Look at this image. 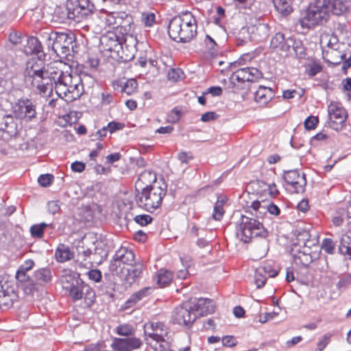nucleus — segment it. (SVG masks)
<instances>
[{
    "label": "nucleus",
    "instance_id": "nucleus-4",
    "mask_svg": "<svg viewBox=\"0 0 351 351\" xmlns=\"http://www.w3.org/2000/svg\"><path fill=\"white\" fill-rule=\"evenodd\" d=\"M146 343L155 351H163L169 339V328L162 322H149L144 325Z\"/></svg>",
    "mask_w": 351,
    "mask_h": 351
},
{
    "label": "nucleus",
    "instance_id": "nucleus-61",
    "mask_svg": "<svg viewBox=\"0 0 351 351\" xmlns=\"http://www.w3.org/2000/svg\"><path fill=\"white\" fill-rule=\"evenodd\" d=\"M178 158L182 163H188L193 158V156L186 152H182L178 154Z\"/></svg>",
    "mask_w": 351,
    "mask_h": 351
},
{
    "label": "nucleus",
    "instance_id": "nucleus-32",
    "mask_svg": "<svg viewBox=\"0 0 351 351\" xmlns=\"http://www.w3.org/2000/svg\"><path fill=\"white\" fill-rule=\"evenodd\" d=\"M56 260L60 263L67 261L73 258V253L64 244H60L56 250Z\"/></svg>",
    "mask_w": 351,
    "mask_h": 351
},
{
    "label": "nucleus",
    "instance_id": "nucleus-46",
    "mask_svg": "<svg viewBox=\"0 0 351 351\" xmlns=\"http://www.w3.org/2000/svg\"><path fill=\"white\" fill-rule=\"evenodd\" d=\"M331 334L326 333L317 342V348L315 351H323L329 344L331 338Z\"/></svg>",
    "mask_w": 351,
    "mask_h": 351
},
{
    "label": "nucleus",
    "instance_id": "nucleus-33",
    "mask_svg": "<svg viewBox=\"0 0 351 351\" xmlns=\"http://www.w3.org/2000/svg\"><path fill=\"white\" fill-rule=\"evenodd\" d=\"M34 279L38 283H49L52 279L51 271L47 267L40 268L34 272Z\"/></svg>",
    "mask_w": 351,
    "mask_h": 351
},
{
    "label": "nucleus",
    "instance_id": "nucleus-11",
    "mask_svg": "<svg viewBox=\"0 0 351 351\" xmlns=\"http://www.w3.org/2000/svg\"><path fill=\"white\" fill-rule=\"evenodd\" d=\"M57 64V74H53L51 77V92L53 88L56 94L60 97H65V91L68 90L66 88H69L74 83V75H71L68 72H64L58 67Z\"/></svg>",
    "mask_w": 351,
    "mask_h": 351
},
{
    "label": "nucleus",
    "instance_id": "nucleus-25",
    "mask_svg": "<svg viewBox=\"0 0 351 351\" xmlns=\"http://www.w3.org/2000/svg\"><path fill=\"white\" fill-rule=\"evenodd\" d=\"M137 86L138 84L134 79H129L126 81L119 80L112 82V86L114 90H120L121 93H124L127 95L134 94L137 88Z\"/></svg>",
    "mask_w": 351,
    "mask_h": 351
},
{
    "label": "nucleus",
    "instance_id": "nucleus-42",
    "mask_svg": "<svg viewBox=\"0 0 351 351\" xmlns=\"http://www.w3.org/2000/svg\"><path fill=\"white\" fill-rule=\"evenodd\" d=\"M259 271L263 272L265 275L269 277H275L278 275V270L272 263H266L259 267Z\"/></svg>",
    "mask_w": 351,
    "mask_h": 351
},
{
    "label": "nucleus",
    "instance_id": "nucleus-60",
    "mask_svg": "<svg viewBox=\"0 0 351 351\" xmlns=\"http://www.w3.org/2000/svg\"><path fill=\"white\" fill-rule=\"evenodd\" d=\"M73 171L81 173L85 169V164L82 162L75 161L71 165Z\"/></svg>",
    "mask_w": 351,
    "mask_h": 351
},
{
    "label": "nucleus",
    "instance_id": "nucleus-48",
    "mask_svg": "<svg viewBox=\"0 0 351 351\" xmlns=\"http://www.w3.org/2000/svg\"><path fill=\"white\" fill-rule=\"evenodd\" d=\"M134 220L136 223L143 226L150 223L153 219L150 215L145 214L136 215Z\"/></svg>",
    "mask_w": 351,
    "mask_h": 351
},
{
    "label": "nucleus",
    "instance_id": "nucleus-9",
    "mask_svg": "<svg viewBox=\"0 0 351 351\" xmlns=\"http://www.w3.org/2000/svg\"><path fill=\"white\" fill-rule=\"evenodd\" d=\"M271 47L273 49H279L285 56H295L298 58H302L305 55V49L302 43L300 40H295L293 38H285L282 33H276L271 38Z\"/></svg>",
    "mask_w": 351,
    "mask_h": 351
},
{
    "label": "nucleus",
    "instance_id": "nucleus-40",
    "mask_svg": "<svg viewBox=\"0 0 351 351\" xmlns=\"http://www.w3.org/2000/svg\"><path fill=\"white\" fill-rule=\"evenodd\" d=\"M62 287L69 291V295L73 300H79L83 298L82 290L79 287L66 285L64 279L62 280Z\"/></svg>",
    "mask_w": 351,
    "mask_h": 351
},
{
    "label": "nucleus",
    "instance_id": "nucleus-35",
    "mask_svg": "<svg viewBox=\"0 0 351 351\" xmlns=\"http://www.w3.org/2000/svg\"><path fill=\"white\" fill-rule=\"evenodd\" d=\"M173 279V274L165 269H160L158 271L157 274V282L161 287H165L168 285Z\"/></svg>",
    "mask_w": 351,
    "mask_h": 351
},
{
    "label": "nucleus",
    "instance_id": "nucleus-47",
    "mask_svg": "<svg viewBox=\"0 0 351 351\" xmlns=\"http://www.w3.org/2000/svg\"><path fill=\"white\" fill-rule=\"evenodd\" d=\"M181 117V111L177 108H173L167 115V121L169 123H177Z\"/></svg>",
    "mask_w": 351,
    "mask_h": 351
},
{
    "label": "nucleus",
    "instance_id": "nucleus-20",
    "mask_svg": "<svg viewBox=\"0 0 351 351\" xmlns=\"http://www.w3.org/2000/svg\"><path fill=\"white\" fill-rule=\"evenodd\" d=\"M195 313L200 316L211 314L215 311V306L213 300L206 298H193L189 300Z\"/></svg>",
    "mask_w": 351,
    "mask_h": 351
},
{
    "label": "nucleus",
    "instance_id": "nucleus-31",
    "mask_svg": "<svg viewBox=\"0 0 351 351\" xmlns=\"http://www.w3.org/2000/svg\"><path fill=\"white\" fill-rule=\"evenodd\" d=\"M156 182V176L154 173L149 171H145L141 173L138 177L136 184L141 187V184H145L144 187L153 186Z\"/></svg>",
    "mask_w": 351,
    "mask_h": 351
},
{
    "label": "nucleus",
    "instance_id": "nucleus-55",
    "mask_svg": "<svg viewBox=\"0 0 351 351\" xmlns=\"http://www.w3.org/2000/svg\"><path fill=\"white\" fill-rule=\"evenodd\" d=\"M77 258L78 259H82V261H86L87 258L91 255L92 252L90 249H84L83 247H77Z\"/></svg>",
    "mask_w": 351,
    "mask_h": 351
},
{
    "label": "nucleus",
    "instance_id": "nucleus-63",
    "mask_svg": "<svg viewBox=\"0 0 351 351\" xmlns=\"http://www.w3.org/2000/svg\"><path fill=\"white\" fill-rule=\"evenodd\" d=\"M107 127L104 126L101 129L98 130L95 134L93 135L94 140H101L107 134Z\"/></svg>",
    "mask_w": 351,
    "mask_h": 351
},
{
    "label": "nucleus",
    "instance_id": "nucleus-24",
    "mask_svg": "<svg viewBox=\"0 0 351 351\" xmlns=\"http://www.w3.org/2000/svg\"><path fill=\"white\" fill-rule=\"evenodd\" d=\"M335 37L330 38H328V36L322 37L320 44L324 51L326 52V56L332 58L333 56H335L336 53H338V58L341 60L343 59V55L337 51L339 44L337 43Z\"/></svg>",
    "mask_w": 351,
    "mask_h": 351
},
{
    "label": "nucleus",
    "instance_id": "nucleus-1",
    "mask_svg": "<svg viewBox=\"0 0 351 351\" xmlns=\"http://www.w3.org/2000/svg\"><path fill=\"white\" fill-rule=\"evenodd\" d=\"M348 6L342 0H315L302 14L300 23L302 27L309 29L326 22L330 14L341 15Z\"/></svg>",
    "mask_w": 351,
    "mask_h": 351
},
{
    "label": "nucleus",
    "instance_id": "nucleus-56",
    "mask_svg": "<svg viewBox=\"0 0 351 351\" xmlns=\"http://www.w3.org/2000/svg\"><path fill=\"white\" fill-rule=\"evenodd\" d=\"M48 211L50 213L56 214L59 212L60 209V202L58 201H50L47 204Z\"/></svg>",
    "mask_w": 351,
    "mask_h": 351
},
{
    "label": "nucleus",
    "instance_id": "nucleus-57",
    "mask_svg": "<svg viewBox=\"0 0 351 351\" xmlns=\"http://www.w3.org/2000/svg\"><path fill=\"white\" fill-rule=\"evenodd\" d=\"M88 277L95 282H98L101 279V273L98 269H91L88 272Z\"/></svg>",
    "mask_w": 351,
    "mask_h": 351
},
{
    "label": "nucleus",
    "instance_id": "nucleus-12",
    "mask_svg": "<svg viewBox=\"0 0 351 351\" xmlns=\"http://www.w3.org/2000/svg\"><path fill=\"white\" fill-rule=\"evenodd\" d=\"M13 114L16 119L32 121L36 117V106L29 99H19L13 106Z\"/></svg>",
    "mask_w": 351,
    "mask_h": 351
},
{
    "label": "nucleus",
    "instance_id": "nucleus-8",
    "mask_svg": "<svg viewBox=\"0 0 351 351\" xmlns=\"http://www.w3.org/2000/svg\"><path fill=\"white\" fill-rule=\"evenodd\" d=\"M268 231L257 219L241 216L237 227V237L244 243H248L254 237L266 238Z\"/></svg>",
    "mask_w": 351,
    "mask_h": 351
},
{
    "label": "nucleus",
    "instance_id": "nucleus-49",
    "mask_svg": "<svg viewBox=\"0 0 351 351\" xmlns=\"http://www.w3.org/2000/svg\"><path fill=\"white\" fill-rule=\"evenodd\" d=\"M53 179V176L51 174H43L40 175L38 178V182L42 186H49Z\"/></svg>",
    "mask_w": 351,
    "mask_h": 351
},
{
    "label": "nucleus",
    "instance_id": "nucleus-6",
    "mask_svg": "<svg viewBox=\"0 0 351 351\" xmlns=\"http://www.w3.org/2000/svg\"><path fill=\"white\" fill-rule=\"evenodd\" d=\"M243 58H241L230 63V68L235 69L230 77L234 91L246 88L249 82H256L263 77L262 73L255 67L237 68L243 64Z\"/></svg>",
    "mask_w": 351,
    "mask_h": 351
},
{
    "label": "nucleus",
    "instance_id": "nucleus-37",
    "mask_svg": "<svg viewBox=\"0 0 351 351\" xmlns=\"http://www.w3.org/2000/svg\"><path fill=\"white\" fill-rule=\"evenodd\" d=\"M224 197H219L214 206L213 217L214 219L219 221L222 219L224 214L223 206L226 203Z\"/></svg>",
    "mask_w": 351,
    "mask_h": 351
},
{
    "label": "nucleus",
    "instance_id": "nucleus-41",
    "mask_svg": "<svg viewBox=\"0 0 351 351\" xmlns=\"http://www.w3.org/2000/svg\"><path fill=\"white\" fill-rule=\"evenodd\" d=\"M116 332L120 336L126 337H134L135 329L132 325L129 324H120L116 328Z\"/></svg>",
    "mask_w": 351,
    "mask_h": 351
},
{
    "label": "nucleus",
    "instance_id": "nucleus-3",
    "mask_svg": "<svg viewBox=\"0 0 351 351\" xmlns=\"http://www.w3.org/2000/svg\"><path fill=\"white\" fill-rule=\"evenodd\" d=\"M197 33V21L191 12L173 17L169 23L168 34L177 42H189Z\"/></svg>",
    "mask_w": 351,
    "mask_h": 351
},
{
    "label": "nucleus",
    "instance_id": "nucleus-14",
    "mask_svg": "<svg viewBox=\"0 0 351 351\" xmlns=\"http://www.w3.org/2000/svg\"><path fill=\"white\" fill-rule=\"evenodd\" d=\"M134 262L135 256L133 252L125 247H121L117 250L113 260L109 265V269L112 272L118 274L119 268L121 270L122 267H127Z\"/></svg>",
    "mask_w": 351,
    "mask_h": 351
},
{
    "label": "nucleus",
    "instance_id": "nucleus-10",
    "mask_svg": "<svg viewBox=\"0 0 351 351\" xmlns=\"http://www.w3.org/2000/svg\"><path fill=\"white\" fill-rule=\"evenodd\" d=\"M104 12L109 30L117 31L121 34H131L133 32L134 24L132 23L131 16L125 12Z\"/></svg>",
    "mask_w": 351,
    "mask_h": 351
},
{
    "label": "nucleus",
    "instance_id": "nucleus-53",
    "mask_svg": "<svg viewBox=\"0 0 351 351\" xmlns=\"http://www.w3.org/2000/svg\"><path fill=\"white\" fill-rule=\"evenodd\" d=\"M184 73L180 69H173L169 71L168 77L169 80L178 81L182 78Z\"/></svg>",
    "mask_w": 351,
    "mask_h": 351
},
{
    "label": "nucleus",
    "instance_id": "nucleus-64",
    "mask_svg": "<svg viewBox=\"0 0 351 351\" xmlns=\"http://www.w3.org/2000/svg\"><path fill=\"white\" fill-rule=\"evenodd\" d=\"M217 114L214 112H207L203 114L201 117V121L203 122H208L215 119Z\"/></svg>",
    "mask_w": 351,
    "mask_h": 351
},
{
    "label": "nucleus",
    "instance_id": "nucleus-50",
    "mask_svg": "<svg viewBox=\"0 0 351 351\" xmlns=\"http://www.w3.org/2000/svg\"><path fill=\"white\" fill-rule=\"evenodd\" d=\"M255 0H234L236 6L239 9H251Z\"/></svg>",
    "mask_w": 351,
    "mask_h": 351
},
{
    "label": "nucleus",
    "instance_id": "nucleus-44",
    "mask_svg": "<svg viewBox=\"0 0 351 351\" xmlns=\"http://www.w3.org/2000/svg\"><path fill=\"white\" fill-rule=\"evenodd\" d=\"M141 21L146 27H152L155 23L156 16L153 12L143 13Z\"/></svg>",
    "mask_w": 351,
    "mask_h": 351
},
{
    "label": "nucleus",
    "instance_id": "nucleus-59",
    "mask_svg": "<svg viewBox=\"0 0 351 351\" xmlns=\"http://www.w3.org/2000/svg\"><path fill=\"white\" fill-rule=\"evenodd\" d=\"M108 131L112 133L117 130H119L123 128V125L121 123L111 121L107 125Z\"/></svg>",
    "mask_w": 351,
    "mask_h": 351
},
{
    "label": "nucleus",
    "instance_id": "nucleus-15",
    "mask_svg": "<svg viewBox=\"0 0 351 351\" xmlns=\"http://www.w3.org/2000/svg\"><path fill=\"white\" fill-rule=\"evenodd\" d=\"M330 128L335 130H341L343 128L348 113L342 106L336 102H331L328 108Z\"/></svg>",
    "mask_w": 351,
    "mask_h": 351
},
{
    "label": "nucleus",
    "instance_id": "nucleus-17",
    "mask_svg": "<svg viewBox=\"0 0 351 351\" xmlns=\"http://www.w3.org/2000/svg\"><path fill=\"white\" fill-rule=\"evenodd\" d=\"M143 342L140 338L129 337L124 338H114L111 344L114 351H132L141 347Z\"/></svg>",
    "mask_w": 351,
    "mask_h": 351
},
{
    "label": "nucleus",
    "instance_id": "nucleus-28",
    "mask_svg": "<svg viewBox=\"0 0 351 351\" xmlns=\"http://www.w3.org/2000/svg\"><path fill=\"white\" fill-rule=\"evenodd\" d=\"M152 288L145 287L131 295L125 303V308H129L134 306L138 302L148 296L151 293Z\"/></svg>",
    "mask_w": 351,
    "mask_h": 351
},
{
    "label": "nucleus",
    "instance_id": "nucleus-30",
    "mask_svg": "<svg viewBox=\"0 0 351 351\" xmlns=\"http://www.w3.org/2000/svg\"><path fill=\"white\" fill-rule=\"evenodd\" d=\"M339 250L341 254L347 255L351 258V230L342 235Z\"/></svg>",
    "mask_w": 351,
    "mask_h": 351
},
{
    "label": "nucleus",
    "instance_id": "nucleus-45",
    "mask_svg": "<svg viewBox=\"0 0 351 351\" xmlns=\"http://www.w3.org/2000/svg\"><path fill=\"white\" fill-rule=\"evenodd\" d=\"M266 277L263 272L259 271V267L256 269L255 275H254V282L258 289L262 288L264 287L266 282Z\"/></svg>",
    "mask_w": 351,
    "mask_h": 351
},
{
    "label": "nucleus",
    "instance_id": "nucleus-19",
    "mask_svg": "<svg viewBox=\"0 0 351 351\" xmlns=\"http://www.w3.org/2000/svg\"><path fill=\"white\" fill-rule=\"evenodd\" d=\"M95 6L89 0H78L73 12L69 13V18L80 21L93 14Z\"/></svg>",
    "mask_w": 351,
    "mask_h": 351
},
{
    "label": "nucleus",
    "instance_id": "nucleus-29",
    "mask_svg": "<svg viewBox=\"0 0 351 351\" xmlns=\"http://www.w3.org/2000/svg\"><path fill=\"white\" fill-rule=\"evenodd\" d=\"M42 50L41 43L39 40L34 37L31 36L27 39V43L24 45L23 51L27 55L37 54Z\"/></svg>",
    "mask_w": 351,
    "mask_h": 351
},
{
    "label": "nucleus",
    "instance_id": "nucleus-16",
    "mask_svg": "<svg viewBox=\"0 0 351 351\" xmlns=\"http://www.w3.org/2000/svg\"><path fill=\"white\" fill-rule=\"evenodd\" d=\"M117 31L108 30L100 38V45L103 49L108 51H117L124 40L123 34Z\"/></svg>",
    "mask_w": 351,
    "mask_h": 351
},
{
    "label": "nucleus",
    "instance_id": "nucleus-23",
    "mask_svg": "<svg viewBox=\"0 0 351 351\" xmlns=\"http://www.w3.org/2000/svg\"><path fill=\"white\" fill-rule=\"evenodd\" d=\"M88 27L93 33L100 34L108 28L104 10H100L94 15Z\"/></svg>",
    "mask_w": 351,
    "mask_h": 351
},
{
    "label": "nucleus",
    "instance_id": "nucleus-22",
    "mask_svg": "<svg viewBox=\"0 0 351 351\" xmlns=\"http://www.w3.org/2000/svg\"><path fill=\"white\" fill-rule=\"evenodd\" d=\"M66 88L68 89V90L65 91V97H64V98H65L66 101L77 99L84 92V86L81 82L80 77L77 75H74L73 84Z\"/></svg>",
    "mask_w": 351,
    "mask_h": 351
},
{
    "label": "nucleus",
    "instance_id": "nucleus-52",
    "mask_svg": "<svg viewBox=\"0 0 351 351\" xmlns=\"http://www.w3.org/2000/svg\"><path fill=\"white\" fill-rule=\"evenodd\" d=\"M23 38V34L16 31L12 32L9 35V40L14 45L21 44Z\"/></svg>",
    "mask_w": 351,
    "mask_h": 351
},
{
    "label": "nucleus",
    "instance_id": "nucleus-58",
    "mask_svg": "<svg viewBox=\"0 0 351 351\" xmlns=\"http://www.w3.org/2000/svg\"><path fill=\"white\" fill-rule=\"evenodd\" d=\"M222 343L224 346L232 347L237 344V341L233 336H224L222 338Z\"/></svg>",
    "mask_w": 351,
    "mask_h": 351
},
{
    "label": "nucleus",
    "instance_id": "nucleus-5",
    "mask_svg": "<svg viewBox=\"0 0 351 351\" xmlns=\"http://www.w3.org/2000/svg\"><path fill=\"white\" fill-rule=\"evenodd\" d=\"M42 37L45 40L49 48L59 57L66 58L73 50L75 35L71 32H43Z\"/></svg>",
    "mask_w": 351,
    "mask_h": 351
},
{
    "label": "nucleus",
    "instance_id": "nucleus-13",
    "mask_svg": "<svg viewBox=\"0 0 351 351\" xmlns=\"http://www.w3.org/2000/svg\"><path fill=\"white\" fill-rule=\"evenodd\" d=\"M191 304L188 300L174 310L173 318L175 322L187 327H190L193 324L197 315L192 308Z\"/></svg>",
    "mask_w": 351,
    "mask_h": 351
},
{
    "label": "nucleus",
    "instance_id": "nucleus-21",
    "mask_svg": "<svg viewBox=\"0 0 351 351\" xmlns=\"http://www.w3.org/2000/svg\"><path fill=\"white\" fill-rule=\"evenodd\" d=\"M142 271L143 265L134 262L127 267H122L120 275L127 282L132 284L141 276Z\"/></svg>",
    "mask_w": 351,
    "mask_h": 351
},
{
    "label": "nucleus",
    "instance_id": "nucleus-36",
    "mask_svg": "<svg viewBox=\"0 0 351 351\" xmlns=\"http://www.w3.org/2000/svg\"><path fill=\"white\" fill-rule=\"evenodd\" d=\"M276 9L283 14H289L292 12L290 0H272Z\"/></svg>",
    "mask_w": 351,
    "mask_h": 351
},
{
    "label": "nucleus",
    "instance_id": "nucleus-27",
    "mask_svg": "<svg viewBox=\"0 0 351 351\" xmlns=\"http://www.w3.org/2000/svg\"><path fill=\"white\" fill-rule=\"evenodd\" d=\"M18 295L12 287L7 286L6 289L0 295V306L5 307L12 306L17 301Z\"/></svg>",
    "mask_w": 351,
    "mask_h": 351
},
{
    "label": "nucleus",
    "instance_id": "nucleus-54",
    "mask_svg": "<svg viewBox=\"0 0 351 351\" xmlns=\"http://www.w3.org/2000/svg\"><path fill=\"white\" fill-rule=\"evenodd\" d=\"M298 260L301 264L307 266L311 262V256L304 253H299L298 256L295 258L296 263H298Z\"/></svg>",
    "mask_w": 351,
    "mask_h": 351
},
{
    "label": "nucleus",
    "instance_id": "nucleus-34",
    "mask_svg": "<svg viewBox=\"0 0 351 351\" xmlns=\"http://www.w3.org/2000/svg\"><path fill=\"white\" fill-rule=\"evenodd\" d=\"M5 130L10 135H16L18 133V124L11 114L6 115L3 119Z\"/></svg>",
    "mask_w": 351,
    "mask_h": 351
},
{
    "label": "nucleus",
    "instance_id": "nucleus-38",
    "mask_svg": "<svg viewBox=\"0 0 351 351\" xmlns=\"http://www.w3.org/2000/svg\"><path fill=\"white\" fill-rule=\"evenodd\" d=\"M252 214L256 218H262L265 215H267V204H261L258 201H254L252 203L251 206Z\"/></svg>",
    "mask_w": 351,
    "mask_h": 351
},
{
    "label": "nucleus",
    "instance_id": "nucleus-2",
    "mask_svg": "<svg viewBox=\"0 0 351 351\" xmlns=\"http://www.w3.org/2000/svg\"><path fill=\"white\" fill-rule=\"evenodd\" d=\"M57 64L60 63L54 62L43 66V62L40 60L32 59L29 60L25 69V80L31 82L40 95L44 96H50L51 94V77L53 74H56Z\"/></svg>",
    "mask_w": 351,
    "mask_h": 351
},
{
    "label": "nucleus",
    "instance_id": "nucleus-51",
    "mask_svg": "<svg viewBox=\"0 0 351 351\" xmlns=\"http://www.w3.org/2000/svg\"><path fill=\"white\" fill-rule=\"evenodd\" d=\"M318 118L314 116L308 117L304 121V127L306 130H313L318 124Z\"/></svg>",
    "mask_w": 351,
    "mask_h": 351
},
{
    "label": "nucleus",
    "instance_id": "nucleus-43",
    "mask_svg": "<svg viewBox=\"0 0 351 351\" xmlns=\"http://www.w3.org/2000/svg\"><path fill=\"white\" fill-rule=\"evenodd\" d=\"M335 243L331 239L326 238L322 241V249L328 254H333L335 250Z\"/></svg>",
    "mask_w": 351,
    "mask_h": 351
},
{
    "label": "nucleus",
    "instance_id": "nucleus-62",
    "mask_svg": "<svg viewBox=\"0 0 351 351\" xmlns=\"http://www.w3.org/2000/svg\"><path fill=\"white\" fill-rule=\"evenodd\" d=\"M26 272L27 271H23V270L21 269L20 268H19V269L17 270L16 274V279L19 281L22 282L28 281L29 276L26 274Z\"/></svg>",
    "mask_w": 351,
    "mask_h": 351
},
{
    "label": "nucleus",
    "instance_id": "nucleus-18",
    "mask_svg": "<svg viewBox=\"0 0 351 351\" xmlns=\"http://www.w3.org/2000/svg\"><path fill=\"white\" fill-rule=\"evenodd\" d=\"M286 183L296 193H302L306 182L304 174L300 175L297 170L288 171L284 175Z\"/></svg>",
    "mask_w": 351,
    "mask_h": 351
},
{
    "label": "nucleus",
    "instance_id": "nucleus-26",
    "mask_svg": "<svg viewBox=\"0 0 351 351\" xmlns=\"http://www.w3.org/2000/svg\"><path fill=\"white\" fill-rule=\"evenodd\" d=\"M274 97L271 88L260 86L254 93V100L260 105L267 104Z\"/></svg>",
    "mask_w": 351,
    "mask_h": 351
},
{
    "label": "nucleus",
    "instance_id": "nucleus-7",
    "mask_svg": "<svg viewBox=\"0 0 351 351\" xmlns=\"http://www.w3.org/2000/svg\"><path fill=\"white\" fill-rule=\"evenodd\" d=\"M166 195V189L158 184L142 187V191L136 196V202L139 207L148 212H153L159 208Z\"/></svg>",
    "mask_w": 351,
    "mask_h": 351
},
{
    "label": "nucleus",
    "instance_id": "nucleus-39",
    "mask_svg": "<svg viewBox=\"0 0 351 351\" xmlns=\"http://www.w3.org/2000/svg\"><path fill=\"white\" fill-rule=\"evenodd\" d=\"M47 228H53L51 223L42 222L38 224H34L30 228V233L33 237L42 238L44 230Z\"/></svg>",
    "mask_w": 351,
    "mask_h": 351
}]
</instances>
